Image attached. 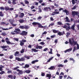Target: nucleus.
<instances>
[{
    "instance_id": "obj_27",
    "label": "nucleus",
    "mask_w": 79,
    "mask_h": 79,
    "mask_svg": "<svg viewBox=\"0 0 79 79\" xmlns=\"http://www.w3.org/2000/svg\"><path fill=\"white\" fill-rule=\"evenodd\" d=\"M77 1V0H72V4L74 5Z\"/></svg>"
},
{
    "instance_id": "obj_28",
    "label": "nucleus",
    "mask_w": 79,
    "mask_h": 79,
    "mask_svg": "<svg viewBox=\"0 0 79 79\" xmlns=\"http://www.w3.org/2000/svg\"><path fill=\"white\" fill-rule=\"evenodd\" d=\"M29 67V65L28 64H26L24 67H23L24 68H27Z\"/></svg>"
},
{
    "instance_id": "obj_6",
    "label": "nucleus",
    "mask_w": 79,
    "mask_h": 79,
    "mask_svg": "<svg viewBox=\"0 0 79 79\" xmlns=\"http://www.w3.org/2000/svg\"><path fill=\"white\" fill-rule=\"evenodd\" d=\"M19 42H20V45H21L22 47H23V46L24 45V42H26V40H22L21 41H20Z\"/></svg>"
},
{
    "instance_id": "obj_53",
    "label": "nucleus",
    "mask_w": 79,
    "mask_h": 79,
    "mask_svg": "<svg viewBox=\"0 0 79 79\" xmlns=\"http://www.w3.org/2000/svg\"><path fill=\"white\" fill-rule=\"evenodd\" d=\"M0 16H3V14L2 13V12H0Z\"/></svg>"
},
{
    "instance_id": "obj_30",
    "label": "nucleus",
    "mask_w": 79,
    "mask_h": 79,
    "mask_svg": "<svg viewBox=\"0 0 79 79\" xmlns=\"http://www.w3.org/2000/svg\"><path fill=\"white\" fill-rule=\"evenodd\" d=\"M53 57H52L49 58L48 59V60L47 61V63H48V62H50V61H51V60H52V59H53Z\"/></svg>"
},
{
    "instance_id": "obj_56",
    "label": "nucleus",
    "mask_w": 79,
    "mask_h": 79,
    "mask_svg": "<svg viewBox=\"0 0 79 79\" xmlns=\"http://www.w3.org/2000/svg\"><path fill=\"white\" fill-rule=\"evenodd\" d=\"M2 30L3 31H8V28H2Z\"/></svg>"
},
{
    "instance_id": "obj_36",
    "label": "nucleus",
    "mask_w": 79,
    "mask_h": 79,
    "mask_svg": "<svg viewBox=\"0 0 79 79\" xmlns=\"http://www.w3.org/2000/svg\"><path fill=\"white\" fill-rule=\"evenodd\" d=\"M16 0H14L12 1V4L13 5H15V4H16Z\"/></svg>"
},
{
    "instance_id": "obj_12",
    "label": "nucleus",
    "mask_w": 79,
    "mask_h": 79,
    "mask_svg": "<svg viewBox=\"0 0 79 79\" xmlns=\"http://www.w3.org/2000/svg\"><path fill=\"white\" fill-rule=\"evenodd\" d=\"M49 9V10H51V8L50 7H46L44 8V10H45L46 11H48V10Z\"/></svg>"
},
{
    "instance_id": "obj_49",
    "label": "nucleus",
    "mask_w": 79,
    "mask_h": 79,
    "mask_svg": "<svg viewBox=\"0 0 79 79\" xmlns=\"http://www.w3.org/2000/svg\"><path fill=\"white\" fill-rule=\"evenodd\" d=\"M0 9L1 10H5V8L3 7H0Z\"/></svg>"
},
{
    "instance_id": "obj_4",
    "label": "nucleus",
    "mask_w": 79,
    "mask_h": 79,
    "mask_svg": "<svg viewBox=\"0 0 79 79\" xmlns=\"http://www.w3.org/2000/svg\"><path fill=\"white\" fill-rule=\"evenodd\" d=\"M15 60H17L18 61H23L25 60V59L24 57H22L21 58H20L19 57H16L15 58Z\"/></svg>"
},
{
    "instance_id": "obj_42",
    "label": "nucleus",
    "mask_w": 79,
    "mask_h": 79,
    "mask_svg": "<svg viewBox=\"0 0 79 79\" xmlns=\"http://www.w3.org/2000/svg\"><path fill=\"white\" fill-rule=\"evenodd\" d=\"M9 58L10 59H13V55H10L9 57Z\"/></svg>"
},
{
    "instance_id": "obj_47",
    "label": "nucleus",
    "mask_w": 79,
    "mask_h": 79,
    "mask_svg": "<svg viewBox=\"0 0 79 79\" xmlns=\"http://www.w3.org/2000/svg\"><path fill=\"white\" fill-rule=\"evenodd\" d=\"M42 18V17L41 16H39L37 18V19L38 20H40V19H41Z\"/></svg>"
},
{
    "instance_id": "obj_20",
    "label": "nucleus",
    "mask_w": 79,
    "mask_h": 79,
    "mask_svg": "<svg viewBox=\"0 0 79 79\" xmlns=\"http://www.w3.org/2000/svg\"><path fill=\"white\" fill-rule=\"evenodd\" d=\"M31 50H32V51H31L32 52H37L38 51H39V50H37L35 49H34V48H32Z\"/></svg>"
},
{
    "instance_id": "obj_22",
    "label": "nucleus",
    "mask_w": 79,
    "mask_h": 79,
    "mask_svg": "<svg viewBox=\"0 0 79 79\" xmlns=\"http://www.w3.org/2000/svg\"><path fill=\"white\" fill-rule=\"evenodd\" d=\"M39 61V60H35L33 61H32L31 62V64H35V63H36L37 62H38Z\"/></svg>"
},
{
    "instance_id": "obj_43",
    "label": "nucleus",
    "mask_w": 79,
    "mask_h": 79,
    "mask_svg": "<svg viewBox=\"0 0 79 79\" xmlns=\"http://www.w3.org/2000/svg\"><path fill=\"white\" fill-rule=\"evenodd\" d=\"M24 52V49H22V50H21V51L20 52V53H23Z\"/></svg>"
},
{
    "instance_id": "obj_16",
    "label": "nucleus",
    "mask_w": 79,
    "mask_h": 79,
    "mask_svg": "<svg viewBox=\"0 0 79 79\" xmlns=\"http://www.w3.org/2000/svg\"><path fill=\"white\" fill-rule=\"evenodd\" d=\"M24 16V14L23 13H20L19 15V18H23V17Z\"/></svg>"
},
{
    "instance_id": "obj_18",
    "label": "nucleus",
    "mask_w": 79,
    "mask_h": 79,
    "mask_svg": "<svg viewBox=\"0 0 79 79\" xmlns=\"http://www.w3.org/2000/svg\"><path fill=\"white\" fill-rule=\"evenodd\" d=\"M1 47L2 48H3V49H5V48H9V46H1Z\"/></svg>"
},
{
    "instance_id": "obj_64",
    "label": "nucleus",
    "mask_w": 79,
    "mask_h": 79,
    "mask_svg": "<svg viewBox=\"0 0 79 79\" xmlns=\"http://www.w3.org/2000/svg\"><path fill=\"white\" fill-rule=\"evenodd\" d=\"M60 76H61L62 75V76H64V73L63 72H61L60 74Z\"/></svg>"
},
{
    "instance_id": "obj_13",
    "label": "nucleus",
    "mask_w": 79,
    "mask_h": 79,
    "mask_svg": "<svg viewBox=\"0 0 79 79\" xmlns=\"http://www.w3.org/2000/svg\"><path fill=\"white\" fill-rule=\"evenodd\" d=\"M63 12L66 13L67 15H68L69 14V12L66 9H65L64 10H63Z\"/></svg>"
},
{
    "instance_id": "obj_40",
    "label": "nucleus",
    "mask_w": 79,
    "mask_h": 79,
    "mask_svg": "<svg viewBox=\"0 0 79 79\" xmlns=\"http://www.w3.org/2000/svg\"><path fill=\"white\" fill-rule=\"evenodd\" d=\"M18 68H19V67L17 66L15 68H14L13 69V70H16V69H18Z\"/></svg>"
},
{
    "instance_id": "obj_60",
    "label": "nucleus",
    "mask_w": 79,
    "mask_h": 79,
    "mask_svg": "<svg viewBox=\"0 0 79 79\" xmlns=\"http://www.w3.org/2000/svg\"><path fill=\"white\" fill-rule=\"evenodd\" d=\"M12 73V71L11 70H9L7 71V73L9 74V73Z\"/></svg>"
},
{
    "instance_id": "obj_31",
    "label": "nucleus",
    "mask_w": 79,
    "mask_h": 79,
    "mask_svg": "<svg viewBox=\"0 0 79 79\" xmlns=\"http://www.w3.org/2000/svg\"><path fill=\"white\" fill-rule=\"evenodd\" d=\"M19 53V52L18 51H17L15 52V53L14 55H15V56H17V55H18Z\"/></svg>"
},
{
    "instance_id": "obj_2",
    "label": "nucleus",
    "mask_w": 79,
    "mask_h": 79,
    "mask_svg": "<svg viewBox=\"0 0 79 79\" xmlns=\"http://www.w3.org/2000/svg\"><path fill=\"white\" fill-rule=\"evenodd\" d=\"M17 31L20 32L19 34L20 35H26L27 34V32H26L25 31H23L21 33V31L19 29H17Z\"/></svg>"
},
{
    "instance_id": "obj_25",
    "label": "nucleus",
    "mask_w": 79,
    "mask_h": 79,
    "mask_svg": "<svg viewBox=\"0 0 79 79\" xmlns=\"http://www.w3.org/2000/svg\"><path fill=\"white\" fill-rule=\"evenodd\" d=\"M1 24L2 25H5V26H7L8 24H6V23L4 22H2L1 23Z\"/></svg>"
},
{
    "instance_id": "obj_58",
    "label": "nucleus",
    "mask_w": 79,
    "mask_h": 79,
    "mask_svg": "<svg viewBox=\"0 0 79 79\" xmlns=\"http://www.w3.org/2000/svg\"><path fill=\"white\" fill-rule=\"evenodd\" d=\"M14 40H15V41H19V39H18V38H14Z\"/></svg>"
},
{
    "instance_id": "obj_21",
    "label": "nucleus",
    "mask_w": 79,
    "mask_h": 79,
    "mask_svg": "<svg viewBox=\"0 0 79 79\" xmlns=\"http://www.w3.org/2000/svg\"><path fill=\"white\" fill-rule=\"evenodd\" d=\"M75 26H76V24L75 23H74L71 27V28L72 29L73 31H74V27H75Z\"/></svg>"
},
{
    "instance_id": "obj_39",
    "label": "nucleus",
    "mask_w": 79,
    "mask_h": 79,
    "mask_svg": "<svg viewBox=\"0 0 79 79\" xmlns=\"http://www.w3.org/2000/svg\"><path fill=\"white\" fill-rule=\"evenodd\" d=\"M30 72H31V71L29 70H26L25 71V73H28V74L29 73H30Z\"/></svg>"
},
{
    "instance_id": "obj_59",
    "label": "nucleus",
    "mask_w": 79,
    "mask_h": 79,
    "mask_svg": "<svg viewBox=\"0 0 79 79\" xmlns=\"http://www.w3.org/2000/svg\"><path fill=\"white\" fill-rule=\"evenodd\" d=\"M69 35H70V33H67L66 35V36L67 37H69Z\"/></svg>"
},
{
    "instance_id": "obj_61",
    "label": "nucleus",
    "mask_w": 79,
    "mask_h": 79,
    "mask_svg": "<svg viewBox=\"0 0 79 79\" xmlns=\"http://www.w3.org/2000/svg\"><path fill=\"white\" fill-rule=\"evenodd\" d=\"M69 60H72V61H74V60L73 58H71L69 59Z\"/></svg>"
},
{
    "instance_id": "obj_24",
    "label": "nucleus",
    "mask_w": 79,
    "mask_h": 79,
    "mask_svg": "<svg viewBox=\"0 0 79 79\" xmlns=\"http://www.w3.org/2000/svg\"><path fill=\"white\" fill-rule=\"evenodd\" d=\"M19 21L20 23H24V20L20 19L19 20Z\"/></svg>"
},
{
    "instance_id": "obj_52",
    "label": "nucleus",
    "mask_w": 79,
    "mask_h": 79,
    "mask_svg": "<svg viewBox=\"0 0 79 79\" xmlns=\"http://www.w3.org/2000/svg\"><path fill=\"white\" fill-rule=\"evenodd\" d=\"M19 73L20 74H23V72L22 70H20L19 71Z\"/></svg>"
},
{
    "instance_id": "obj_34",
    "label": "nucleus",
    "mask_w": 79,
    "mask_h": 79,
    "mask_svg": "<svg viewBox=\"0 0 79 79\" xmlns=\"http://www.w3.org/2000/svg\"><path fill=\"white\" fill-rule=\"evenodd\" d=\"M53 32L54 33H57V32H58V31L56 30H53Z\"/></svg>"
},
{
    "instance_id": "obj_11",
    "label": "nucleus",
    "mask_w": 79,
    "mask_h": 79,
    "mask_svg": "<svg viewBox=\"0 0 79 79\" xmlns=\"http://www.w3.org/2000/svg\"><path fill=\"white\" fill-rule=\"evenodd\" d=\"M9 21L10 23L11 24H12L13 26H16L17 24H13V21L11 19L9 20Z\"/></svg>"
},
{
    "instance_id": "obj_37",
    "label": "nucleus",
    "mask_w": 79,
    "mask_h": 79,
    "mask_svg": "<svg viewBox=\"0 0 79 79\" xmlns=\"http://www.w3.org/2000/svg\"><path fill=\"white\" fill-rule=\"evenodd\" d=\"M5 9L6 10H10V8L8 6H7L5 7Z\"/></svg>"
},
{
    "instance_id": "obj_10",
    "label": "nucleus",
    "mask_w": 79,
    "mask_h": 79,
    "mask_svg": "<svg viewBox=\"0 0 79 79\" xmlns=\"http://www.w3.org/2000/svg\"><path fill=\"white\" fill-rule=\"evenodd\" d=\"M73 16H75V15H77V16L78 15V12L77 11H73L72 13Z\"/></svg>"
},
{
    "instance_id": "obj_7",
    "label": "nucleus",
    "mask_w": 79,
    "mask_h": 79,
    "mask_svg": "<svg viewBox=\"0 0 79 79\" xmlns=\"http://www.w3.org/2000/svg\"><path fill=\"white\" fill-rule=\"evenodd\" d=\"M9 40H10L8 39V38L7 37L6 38L5 41L7 44H15L14 43H11Z\"/></svg>"
},
{
    "instance_id": "obj_1",
    "label": "nucleus",
    "mask_w": 79,
    "mask_h": 79,
    "mask_svg": "<svg viewBox=\"0 0 79 79\" xmlns=\"http://www.w3.org/2000/svg\"><path fill=\"white\" fill-rule=\"evenodd\" d=\"M69 43L70 44H71V46H74V45H77V44H78L77 42L75 41L73 39H69Z\"/></svg>"
},
{
    "instance_id": "obj_14",
    "label": "nucleus",
    "mask_w": 79,
    "mask_h": 79,
    "mask_svg": "<svg viewBox=\"0 0 79 79\" xmlns=\"http://www.w3.org/2000/svg\"><path fill=\"white\" fill-rule=\"evenodd\" d=\"M43 47L42 46H39L38 45L36 46V49H42Z\"/></svg>"
},
{
    "instance_id": "obj_29",
    "label": "nucleus",
    "mask_w": 79,
    "mask_h": 79,
    "mask_svg": "<svg viewBox=\"0 0 79 79\" xmlns=\"http://www.w3.org/2000/svg\"><path fill=\"white\" fill-rule=\"evenodd\" d=\"M47 27V26H43L42 25L40 24V28H45Z\"/></svg>"
},
{
    "instance_id": "obj_35",
    "label": "nucleus",
    "mask_w": 79,
    "mask_h": 79,
    "mask_svg": "<svg viewBox=\"0 0 79 79\" xmlns=\"http://www.w3.org/2000/svg\"><path fill=\"white\" fill-rule=\"evenodd\" d=\"M52 50H53V49H52V48H51L50 51L48 52L49 54H52Z\"/></svg>"
},
{
    "instance_id": "obj_63",
    "label": "nucleus",
    "mask_w": 79,
    "mask_h": 79,
    "mask_svg": "<svg viewBox=\"0 0 79 79\" xmlns=\"http://www.w3.org/2000/svg\"><path fill=\"white\" fill-rule=\"evenodd\" d=\"M15 18H18L19 15L17 14H15Z\"/></svg>"
},
{
    "instance_id": "obj_54",
    "label": "nucleus",
    "mask_w": 79,
    "mask_h": 79,
    "mask_svg": "<svg viewBox=\"0 0 79 79\" xmlns=\"http://www.w3.org/2000/svg\"><path fill=\"white\" fill-rule=\"evenodd\" d=\"M77 7V6H74L72 8V10H75V9Z\"/></svg>"
},
{
    "instance_id": "obj_48",
    "label": "nucleus",
    "mask_w": 79,
    "mask_h": 79,
    "mask_svg": "<svg viewBox=\"0 0 79 79\" xmlns=\"http://www.w3.org/2000/svg\"><path fill=\"white\" fill-rule=\"evenodd\" d=\"M25 58H27V59H30V57H29L28 56H24Z\"/></svg>"
},
{
    "instance_id": "obj_9",
    "label": "nucleus",
    "mask_w": 79,
    "mask_h": 79,
    "mask_svg": "<svg viewBox=\"0 0 79 79\" xmlns=\"http://www.w3.org/2000/svg\"><path fill=\"white\" fill-rule=\"evenodd\" d=\"M32 24L33 25H34V26L35 25H38V27H40V23L37 22H34L32 23Z\"/></svg>"
},
{
    "instance_id": "obj_19",
    "label": "nucleus",
    "mask_w": 79,
    "mask_h": 79,
    "mask_svg": "<svg viewBox=\"0 0 79 79\" xmlns=\"http://www.w3.org/2000/svg\"><path fill=\"white\" fill-rule=\"evenodd\" d=\"M51 74H47L46 76V77H48L49 79H50L51 78Z\"/></svg>"
},
{
    "instance_id": "obj_38",
    "label": "nucleus",
    "mask_w": 79,
    "mask_h": 79,
    "mask_svg": "<svg viewBox=\"0 0 79 79\" xmlns=\"http://www.w3.org/2000/svg\"><path fill=\"white\" fill-rule=\"evenodd\" d=\"M41 75L42 76H45V73H44L41 72Z\"/></svg>"
},
{
    "instance_id": "obj_57",
    "label": "nucleus",
    "mask_w": 79,
    "mask_h": 79,
    "mask_svg": "<svg viewBox=\"0 0 79 79\" xmlns=\"http://www.w3.org/2000/svg\"><path fill=\"white\" fill-rule=\"evenodd\" d=\"M35 8V7L34 6H31V10H32V9H34Z\"/></svg>"
},
{
    "instance_id": "obj_50",
    "label": "nucleus",
    "mask_w": 79,
    "mask_h": 79,
    "mask_svg": "<svg viewBox=\"0 0 79 79\" xmlns=\"http://www.w3.org/2000/svg\"><path fill=\"white\" fill-rule=\"evenodd\" d=\"M57 24L58 25H62V23H61V22H57Z\"/></svg>"
},
{
    "instance_id": "obj_51",
    "label": "nucleus",
    "mask_w": 79,
    "mask_h": 79,
    "mask_svg": "<svg viewBox=\"0 0 79 79\" xmlns=\"http://www.w3.org/2000/svg\"><path fill=\"white\" fill-rule=\"evenodd\" d=\"M40 44H41V45H45V43L43 42H42L40 43Z\"/></svg>"
},
{
    "instance_id": "obj_3",
    "label": "nucleus",
    "mask_w": 79,
    "mask_h": 79,
    "mask_svg": "<svg viewBox=\"0 0 79 79\" xmlns=\"http://www.w3.org/2000/svg\"><path fill=\"white\" fill-rule=\"evenodd\" d=\"M66 24L68 25V26L65 25L63 27V28H66L67 31H69L70 29V26H70V24L69 23H66Z\"/></svg>"
},
{
    "instance_id": "obj_15",
    "label": "nucleus",
    "mask_w": 79,
    "mask_h": 79,
    "mask_svg": "<svg viewBox=\"0 0 79 79\" xmlns=\"http://www.w3.org/2000/svg\"><path fill=\"white\" fill-rule=\"evenodd\" d=\"M73 50V48H70L69 49H68L67 50H66L64 51V53H66L67 52H70L71 51Z\"/></svg>"
},
{
    "instance_id": "obj_23",
    "label": "nucleus",
    "mask_w": 79,
    "mask_h": 79,
    "mask_svg": "<svg viewBox=\"0 0 79 79\" xmlns=\"http://www.w3.org/2000/svg\"><path fill=\"white\" fill-rule=\"evenodd\" d=\"M49 69H51V70H54L55 69V68L54 66H52L50 68H49Z\"/></svg>"
},
{
    "instance_id": "obj_45",
    "label": "nucleus",
    "mask_w": 79,
    "mask_h": 79,
    "mask_svg": "<svg viewBox=\"0 0 79 79\" xmlns=\"http://www.w3.org/2000/svg\"><path fill=\"white\" fill-rule=\"evenodd\" d=\"M63 76H59V77L58 78V79H63Z\"/></svg>"
},
{
    "instance_id": "obj_32",
    "label": "nucleus",
    "mask_w": 79,
    "mask_h": 79,
    "mask_svg": "<svg viewBox=\"0 0 79 79\" xmlns=\"http://www.w3.org/2000/svg\"><path fill=\"white\" fill-rule=\"evenodd\" d=\"M65 19L66 20V21H67V22H70V20L69 19L68 17H66L65 18Z\"/></svg>"
},
{
    "instance_id": "obj_41",
    "label": "nucleus",
    "mask_w": 79,
    "mask_h": 79,
    "mask_svg": "<svg viewBox=\"0 0 79 79\" xmlns=\"http://www.w3.org/2000/svg\"><path fill=\"white\" fill-rule=\"evenodd\" d=\"M8 77L9 78H10V79H11L13 78V75H9L8 76Z\"/></svg>"
},
{
    "instance_id": "obj_62",
    "label": "nucleus",
    "mask_w": 79,
    "mask_h": 79,
    "mask_svg": "<svg viewBox=\"0 0 79 79\" xmlns=\"http://www.w3.org/2000/svg\"><path fill=\"white\" fill-rule=\"evenodd\" d=\"M77 49H79V44H77Z\"/></svg>"
},
{
    "instance_id": "obj_33",
    "label": "nucleus",
    "mask_w": 79,
    "mask_h": 79,
    "mask_svg": "<svg viewBox=\"0 0 79 79\" xmlns=\"http://www.w3.org/2000/svg\"><path fill=\"white\" fill-rule=\"evenodd\" d=\"M24 2L25 4H29V2L27 0H25Z\"/></svg>"
},
{
    "instance_id": "obj_26",
    "label": "nucleus",
    "mask_w": 79,
    "mask_h": 79,
    "mask_svg": "<svg viewBox=\"0 0 79 79\" xmlns=\"http://www.w3.org/2000/svg\"><path fill=\"white\" fill-rule=\"evenodd\" d=\"M63 66H64V65L62 64H59L57 65V67L58 68H60V67H61V68H63Z\"/></svg>"
},
{
    "instance_id": "obj_44",
    "label": "nucleus",
    "mask_w": 79,
    "mask_h": 79,
    "mask_svg": "<svg viewBox=\"0 0 79 79\" xmlns=\"http://www.w3.org/2000/svg\"><path fill=\"white\" fill-rule=\"evenodd\" d=\"M19 27L20 28V29H24V26H21Z\"/></svg>"
},
{
    "instance_id": "obj_55",
    "label": "nucleus",
    "mask_w": 79,
    "mask_h": 79,
    "mask_svg": "<svg viewBox=\"0 0 79 79\" xmlns=\"http://www.w3.org/2000/svg\"><path fill=\"white\" fill-rule=\"evenodd\" d=\"M4 73H5V71H2L1 72H0V74H4Z\"/></svg>"
},
{
    "instance_id": "obj_17",
    "label": "nucleus",
    "mask_w": 79,
    "mask_h": 79,
    "mask_svg": "<svg viewBox=\"0 0 79 79\" xmlns=\"http://www.w3.org/2000/svg\"><path fill=\"white\" fill-rule=\"evenodd\" d=\"M64 34V32H60L58 31V34L59 35H63Z\"/></svg>"
},
{
    "instance_id": "obj_5",
    "label": "nucleus",
    "mask_w": 79,
    "mask_h": 79,
    "mask_svg": "<svg viewBox=\"0 0 79 79\" xmlns=\"http://www.w3.org/2000/svg\"><path fill=\"white\" fill-rule=\"evenodd\" d=\"M20 32L17 30V29H16V30H15L14 31V32H11V34L12 35H15V34H19Z\"/></svg>"
},
{
    "instance_id": "obj_8",
    "label": "nucleus",
    "mask_w": 79,
    "mask_h": 79,
    "mask_svg": "<svg viewBox=\"0 0 79 79\" xmlns=\"http://www.w3.org/2000/svg\"><path fill=\"white\" fill-rule=\"evenodd\" d=\"M58 14H60V11H55L53 12L51 14V15L54 16V15H58Z\"/></svg>"
},
{
    "instance_id": "obj_46",
    "label": "nucleus",
    "mask_w": 79,
    "mask_h": 79,
    "mask_svg": "<svg viewBox=\"0 0 79 79\" xmlns=\"http://www.w3.org/2000/svg\"><path fill=\"white\" fill-rule=\"evenodd\" d=\"M41 6H39V10L40 12H42V10H41Z\"/></svg>"
}]
</instances>
